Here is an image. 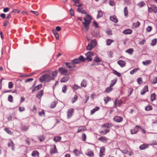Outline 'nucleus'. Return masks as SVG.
Masks as SVG:
<instances>
[{"label": "nucleus", "instance_id": "obj_24", "mask_svg": "<svg viewBox=\"0 0 157 157\" xmlns=\"http://www.w3.org/2000/svg\"><path fill=\"white\" fill-rule=\"evenodd\" d=\"M122 102V101L120 100L117 101V100H116L115 101V106H119Z\"/></svg>", "mask_w": 157, "mask_h": 157}, {"label": "nucleus", "instance_id": "obj_7", "mask_svg": "<svg viewBox=\"0 0 157 157\" xmlns=\"http://www.w3.org/2000/svg\"><path fill=\"white\" fill-rule=\"evenodd\" d=\"M148 91V86L147 85H145L144 86L143 89L141 90L140 91L141 94L143 95L146 92H147Z\"/></svg>", "mask_w": 157, "mask_h": 157}, {"label": "nucleus", "instance_id": "obj_28", "mask_svg": "<svg viewBox=\"0 0 157 157\" xmlns=\"http://www.w3.org/2000/svg\"><path fill=\"white\" fill-rule=\"evenodd\" d=\"M8 146L9 147H11L12 149V150L14 151L15 150V148L14 147V144L13 143V142L10 140V143H9L8 144Z\"/></svg>", "mask_w": 157, "mask_h": 157}, {"label": "nucleus", "instance_id": "obj_57", "mask_svg": "<svg viewBox=\"0 0 157 157\" xmlns=\"http://www.w3.org/2000/svg\"><path fill=\"white\" fill-rule=\"evenodd\" d=\"M145 109L147 111H149L151 110L152 108L151 106L148 105L145 107Z\"/></svg>", "mask_w": 157, "mask_h": 157}, {"label": "nucleus", "instance_id": "obj_1", "mask_svg": "<svg viewBox=\"0 0 157 157\" xmlns=\"http://www.w3.org/2000/svg\"><path fill=\"white\" fill-rule=\"evenodd\" d=\"M84 22H82V24L84 26L86 29L88 31L89 29L90 24L91 21L90 16L88 14L86 15V17L84 18Z\"/></svg>", "mask_w": 157, "mask_h": 157}, {"label": "nucleus", "instance_id": "obj_30", "mask_svg": "<svg viewBox=\"0 0 157 157\" xmlns=\"http://www.w3.org/2000/svg\"><path fill=\"white\" fill-rule=\"evenodd\" d=\"M117 79L115 78L111 80V83L110 85V86H111L113 87V86L115 84V83L117 82Z\"/></svg>", "mask_w": 157, "mask_h": 157}, {"label": "nucleus", "instance_id": "obj_51", "mask_svg": "<svg viewBox=\"0 0 157 157\" xmlns=\"http://www.w3.org/2000/svg\"><path fill=\"white\" fill-rule=\"evenodd\" d=\"M103 14V13L101 11H98V15L97 18H98L101 17Z\"/></svg>", "mask_w": 157, "mask_h": 157}, {"label": "nucleus", "instance_id": "obj_23", "mask_svg": "<svg viewBox=\"0 0 157 157\" xmlns=\"http://www.w3.org/2000/svg\"><path fill=\"white\" fill-rule=\"evenodd\" d=\"M110 130L109 129H106L104 130H101L100 131V133L103 135L106 134L108 132H109Z\"/></svg>", "mask_w": 157, "mask_h": 157}, {"label": "nucleus", "instance_id": "obj_3", "mask_svg": "<svg viewBox=\"0 0 157 157\" xmlns=\"http://www.w3.org/2000/svg\"><path fill=\"white\" fill-rule=\"evenodd\" d=\"M74 113V109L71 108L68 109L67 112V117L68 119L70 118L72 116Z\"/></svg>", "mask_w": 157, "mask_h": 157}, {"label": "nucleus", "instance_id": "obj_54", "mask_svg": "<svg viewBox=\"0 0 157 157\" xmlns=\"http://www.w3.org/2000/svg\"><path fill=\"white\" fill-rule=\"evenodd\" d=\"M140 24L139 22L137 21L136 23H134L133 25L136 28L139 27Z\"/></svg>", "mask_w": 157, "mask_h": 157}, {"label": "nucleus", "instance_id": "obj_47", "mask_svg": "<svg viewBox=\"0 0 157 157\" xmlns=\"http://www.w3.org/2000/svg\"><path fill=\"white\" fill-rule=\"evenodd\" d=\"M110 100L111 99L108 97L104 98V100L105 104H107Z\"/></svg>", "mask_w": 157, "mask_h": 157}, {"label": "nucleus", "instance_id": "obj_50", "mask_svg": "<svg viewBox=\"0 0 157 157\" xmlns=\"http://www.w3.org/2000/svg\"><path fill=\"white\" fill-rule=\"evenodd\" d=\"M124 15L125 16L127 17L128 15V13L127 7H125L124 8Z\"/></svg>", "mask_w": 157, "mask_h": 157}, {"label": "nucleus", "instance_id": "obj_36", "mask_svg": "<svg viewBox=\"0 0 157 157\" xmlns=\"http://www.w3.org/2000/svg\"><path fill=\"white\" fill-rule=\"evenodd\" d=\"M93 46L95 47L97 44V42L95 40H91V43H90Z\"/></svg>", "mask_w": 157, "mask_h": 157}, {"label": "nucleus", "instance_id": "obj_6", "mask_svg": "<svg viewBox=\"0 0 157 157\" xmlns=\"http://www.w3.org/2000/svg\"><path fill=\"white\" fill-rule=\"evenodd\" d=\"M141 128V127L138 126H136L133 129L131 130V133L132 134L136 133L139 131V128Z\"/></svg>", "mask_w": 157, "mask_h": 157}, {"label": "nucleus", "instance_id": "obj_34", "mask_svg": "<svg viewBox=\"0 0 157 157\" xmlns=\"http://www.w3.org/2000/svg\"><path fill=\"white\" fill-rule=\"evenodd\" d=\"M85 55L86 56L91 57L94 56V52H89L86 53Z\"/></svg>", "mask_w": 157, "mask_h": 157}, {"label": "nucleus", "instance_id": "obj_40", "mask_svg": "<svg viewBox=\"0 0 157 157\" xmlns=\"http://www.w3.org/2000/svg\"><path fill=\"white\" fill-rule=\"evenodd\" d=\"M106 44L107 45H109L111 44L113 42V40L111 39H107L106 40Z\"/></svg>", "mask_w": 157, "mask_h": 157}, {"label": "nucleus", "instance_id": "obj_29", "mask_svg": "<svg viewBox=\"0 0 157 157\" xmlns=\"http://www.w3.org/2000/svg\"><path fill=\"white\" fill-rule=\"evenodd\" d=\"M151 63V60H146L145 61H143L142 62V63L144 65L146 66V65H147L149 64H150Z\"/></svg>", "mask_w": 157, "mask_h": 157}, {"label": "nucleus", "instance_id": "obj_39", "mask_svg": "<svg viewBox=\"0 0 157 157\" xmlns=\"http://www.w3.org/2000/svg\"><path fill=\"white\" fill-rule=\"evenodd\" d=\"M157 39H155L152 40L151 43V45L153 46L155 45L157 43Z\"/></svg>", "mask_w": 157, "mask_h": 157}, {"label": "nucleus", "instance_id": "obj_5", "mask_svg": "<svg viewBox=\"0 0 157 157\" xmlns=\"http://www.w3.org/2000/svg\"><path fill=\"white\" fill-rule=\"evenodd\" d=\"M105 148L104 147L100 148L99 155L100 157H103L105 155Z\"/></svg>", "mask_w": 157, "mask_h": 157}, {"label": "nucleus", "instance_id": "obj_55", "mask_svg": "<svg viewBox=\"0 0 157 157\" xmlns=\"http://www.w3.org/2000/svg\"><path fill=\"white\" fill-rule=\"evenodd\" d=\"M79 59L80 60V62H84L85 60V59L82 56H79Z\"/></svg>", "mask_w": 157, "mask_h": 157}, {"label": "nucleus", "instance_id": "obj_60", "mask_svg": "<svg viewBox=\"0 0 157 157\" xmlns=\"http://www.w3.org/2000/svg\"><path fill=\"white\" fill-rule=\"evenodd\" d=\"M78 97L77 95H75L74 98L72 99V101L73 103H74L76 100H77Z\"/></svg>", "mask_w": 157, "mask_h": 157}, {"label": "nucleus", "instance_id": "obj_48", "mask_svg": "<svg viewBox=\"0 0 157 157\" xmlns=\"http://www.w3.org/2000/svg\"><path fill=\"white\" fill-rule=\"evenodd\" d=\"M13 98L11 95H9L8 96V101L10 102H13Z\"/></svg>", "mask_w": 157, "mask_h": 157}, {"label": "nucleus", "instance_id": "obj_33", "mask_svg": "<svg viewBox=\"0 0 157 157\" xmlns=\"http://www.w3.org/2000/svg\"><path fill=\"white\" fill-rule=\"evenodd\" d=\"M57 71L56 70H55L54 71L52 72V77H51L52 78V79H54L55 77L57 76Z\"/></svg>", "mask_w": 157, "mask_h": 157}, {"label": "nucleus", "instance_id": "obj_8", "mask_svg": "<svg viewBox=\"0 0 157 157\" xmlns=\"http://www.w3.org/2000/svg\"><path fill=\"white\" fill-rule=\"evenodd\" d=\"M113 120L117 122H120L123 121V118L121 117L116 116L113 118Z\"/></svg>", "mask_w": 157, "mask_h": 157}, {"label": "nucleus", "instance_id": "obj_9", "mask_svg": "<svg viewBox=\"0 0 157 157\" xmlns=\"http://www.w3.org/2000/svg\"><path fill=\"white\" fill-rule=\"evenodd\" d=\"M117 63L121 67H124L126 65L125 62L122 60H119L117 61Z\"/></svg>", "mask_w": 157, "mask_h": 157}, {"label": "nucleus", "instance_id": "obj_38", "mask_svg": "<svg viewBox=\"0 0 157 157\" xmlns=\"http://www.w3.org/2000/svg\"><path fill=\"white\" fill-rule=\"evenodd\" d=\"M125 52L130 55H132L133 52V50L132 48H130L126 50Z\"/></svg>", "mask_w": 157, "mask_h": 157}, {"label": "nucleus", "instance_id": "obj_61", "mask_svg": "<svg viewBox=\"0 0 157 157\" xmlns=\"http://www.w3.org/2000/svg\"><path fill=\"white\" fill-rule=\"evenodd\" d=\"M62 92L64 93H66L67 90V87L65 85L62 87Z\"/></svg>", "mask_w": 157, "mask_h": 157}, {"label": "nucleus", "instance_id": "obj_12", "mask_svg": "<svg viewBox=\"0 0 157 157\" xmlns=\"http://www.w3.org/2000/svg\"><path fill=\"white\" fill-rule=\"evenodd\" d=\"M50 152L51 154H53L57 152L56 146L54 145V147H52L50 150Z\"/></svg>", "mask_w": 157, "mask_h": 157}, {"label": "nucleus", "instance_id": "obj_46", "mask_svg": "<svg viewBox=\"0 0 157 157\" xmlns=\"http://www.w3.org/2000/svg\"><path fill=\"white\" fill-rule=\"evenodd\" d=\"M94 61L97 63L101 62V60L97 56H96L94 58Z\"/></svg>", "mask_w": 157, "mask_h": 157}, {"label": "nucleus", "instance_id": "obj_44", "mask_svg": "<svg viewBox=\"0 0 157 157\" xmlns=\"http://www.w3.org/2000/svg\"><path fill=\"white\" fill-rule=\"evenodd\" d=\"M78 10L79 12H81L82 13L86 14V10L81 8H78Z\"/></svg>", "mask_w": 157, "mask_h": 157}, {"label": "nucleus", "instance_id": "obj_64", "mask_svg": "<svg viewBox=\"0 0 157 157\" xmlns=\"http://www.w3.org/2000/svg\"><path fill=\"white\" fill-rule=\"evenodd\" d=\"M109 4L110 6H113L115 5V3L114 1H109Z\"/></svg>", "mask_w": 157, "mask_h": 157}, {"label": "nucleus", "instance_id": "obj_58", "mask_svg": "<svg viewBox=\"0 0 157 157\" xmlns=\"http://www.w3.org/2000/svg\"><path fill=\"white\" fill-rule=\"evenodd\" d=\"M13 87V84L12 82H10L8 83V87L11 89Z\"/></svg>", "mask_w": 157, "mask_h": 157}, {"label": "nucleus", "instance_id": "obj_22", "mask_svg": "<svg viewBox=\"0 0 157 157\" xmlns=\"http://www.w3.org/2000/svg\"><path fill=\"white\" fill-rule=\"evenodd\" d=\"M71 62L73 64H78L80 63V60L78 58L72 60Z\"/></svg>", "mask_w": 157, "mask_h": 157}, {"label": "nucleus", "instance_id": "obj_21", "mask_svg": "<svg viewBox=\"0 0 157 157\" xmlns=\"http://www.w3.org/2000/svg\"><path fill=\"white\" fill-rule=\"evenodd\" d=\"M132 30L130 29H127L124 30L123 31V33L125 34H130L132 33Z\"/></svg>", "mask_w": 157, "mask_h": 157}, {"label": "nucleus", "instance_id": "obj_62", "mask_svg": "<svg viewBox=\"0 0 157 157\" xmlns=\"http://www.w3.org/2000/svg\"><path fill=\"white\" fill-rule=\"evenodd\" d=\"M113 73L114 74L116 75L119 77H120L121 76V74H120V73L117 72L116 71H114Z\"/></svg>", "mask_w": 157, "mask_h": 157}, {"label": "nucleus", "instance_id": "obj_19", "mask_svg": "<svg viewBox=\"0 0 157 157\" xmlns=\"http://www.w3.org/2000/svg\"><path fill=\"white\" fill-rule=\"evenodd\" d=\"M86 154L90 157H92L94 155L93 152L91 151L86 152Z\"/></svg>", "mask_w": 157, "mask_h": 157}, {"label": "nucleus", "instance_id": "obj_53", "mask_svg": "<svg viewBox=\"0 0 157 157\" xmlns=\"http://www.w3.org/2000/svg\"><path fill=\"white\" fill-rule=\"evenodd\" d=\"M137 81L139 84H140L143 82L142 78H138L137 79Z\"/></svg>", "mask_w": 157, "mask_h": 157}, {"label": "nucleus", "instance_id": "obj_43", "mask_svg": "<svg viewBox=\"0 0 157 157\" xmlns=\"http://www.w3.org/2000/svg\"><path fill=\"white\" fill-rule=\"evenodd\" d=\"M93 47V46L92 45V44L90 43L86 47V49L88 50H91L92 49Z\"/></svg>", "mask_w": 157, "mask_h": 157}, {"label": "nucleus", "instance_id": "obj_35", "mask_svg": "<svg viewBox=\"0 0 157 157\" xmlns=\"http://www.w3.org/2000/svg\"><path fill=\"white\" fill-rule=\"evenodd\" d=\"M81 87H85L87 85V82L86 80H83L81 84Z\"/></svg>", "mask_w": 157, "mask_h": 157}, {"label": "nucleus", "instance_id": "obj_2", "mask_svg": "<svg viewBox=\"0 0 157 157\" xmlns=\"http://www.w3.org/2000/svg\"><path fill=\"white\" fill-rule=\"evenodd\" d=\"M52 79V78L49 74H46L41 76L39 80L40 82H50Z\"/></svg>", "mask_w": 157, "mask_h": 157}, {"label": "nucleus", "instance_id": "obj_16", "mask_svg": "<svg viewBox=\"0 0 157 157\" xmlns=\"http://www.w3.org/2000/svg\"><path fill=\"white\" fill-rule=\"evenodd\" d=\"M113 126V125L111 124H109V123H106L105 124H103L102 125V128H110Z\"/></svg>", "mask_w": 157, "mask_h": 157}, {"label": "nucleus", "instance_id": "obj_26", "mask_svg": "<svg viewBox=\"0 0 157 157\" xmlns=\"http://www.w3.org/2000/svg\"><path fill=\"white\" fill-rule=\"evenodd\" d=\"M42 87V85L41 84H40L36 87H35L33 89V90L32 92H33L34 91H36L40 89Z\"/></svg>", "mask_w": 157, "mask_h": 157}, {"label": "nucleus", "instance_id": "obj_18", "mask_svg": "<svg viewBox=\"0 0 157 157\" xmlns=\"http://www.w3.org/2000/svg\"><path fill=\"white\" fill-rule=\"evenodd\" d=\"M73 153L76 156H78L81 153V152L77 149H75Z\"/></svg>", "mask_w": 157, "mask_h": 157}, {"label": "nucleus", "instance_id": "obj_17", "mask_svg": "<svg viewBox=\"0 0 157 157\" xmlns=\"http://www.w3.org/2000/svg\"><path fill=\"white\" fill-rule=\"evenodd\" d=\"M113 90V88L112 86H111L110 85L109 86L105 89L104 91V93H108L111 91Z\"/></svg>", "mask_w": 157, "mask_h": 157}, {"label": "nucleus", "instance_id": "obj_32", "mask_svg": "<svg viewBox=\"0 0 157 157\" xmlns=\"http://www.w3.org/2000/svg\"><path fill=\"white\" fill-rule=\"evenodd\" d=\"M156 95L155 93H153L151 95V101H153L156 99Z\"/></svg>", "mask_w": 157, "mask_h": 157}, {"label": "nucleus", "instance_id": "obj_49", "mask_svg": "<svg viewBox=\"0 0 157 157\" xmlns=\"http://www.w3.org/2000/svg\"><path fill=\"white\" fill-rule=\"evenodd\" d=\"M150 145L152 146L153 145H157V141L156 140H153L151 143Z\"/></svg>", "mask_w": 157, "mask_h": 157}, {"label": "nucleus", "instance_id": "obj_56", "mask_svg": "<svg viewBox=\"0 0 157 157\" xmlns=\"http://www.w3.org/2000/svg\"><path fill=\"white\" fill-rule=\"evenodd\" d=\"M66 65L69 68H71L73 67V64L71 63H65Z\"/></svg>", "mask_w": 157, "mask_h": 157}, {"label": "nucleus", "instance_id": "obj_45", "mask_svg": "<svg viewBox=\"0 0 157 157\" xmlns=\"http://www.w3.org/2000/svg\"><path fill=\"white\" fill-rule=\"evenodd\" d=\"M73 89L75 90H76L81 88V87L78 86L76 84H75L72 86Z\"/></svg>", "mask_w": 157, "mask_h": 157}, {"label": "nucleus", "instance_id": "obj_15", "mask_svg": "<svg viewBox=\"0 0 157 157\" xmlns=\"http://www.w3.org/2000/svg\"><path fill=\"white\" fill-rule=\"evenodd\" d=\"M43 93L44 91L43 90H40L36 94V97L38 98L39 99L43 95Z\"/></svg>", "mask_w": 157, "mask_h": 157}, {"label": "nucleus", "instance_id": "obj_4", "mask_svg": "<svg viewBox=\"0 0 157 157\" xmlns=\"http://www.w3.org/2000/svg\"><path fill=\"white\" fill-rule=\"evenodd\" d=\"M58 71L60 74L64 75H66L68 72L67 70L63 67L59 68L58 69Z\"/></svg>", "mask_w": 157, "mask_h": 157}, {"label": "nucleus", "instance_id": "obj_10", "mask_svg": "<svg viewBox=\"0 0 157 157\" xmlns=\"http://www.w3.org/2000/svg\"><path fill=\"white\" fill-rule=\"evenodd\" d=\"M149 145L147 144H143L141 145L139 147V148L140 150H144L146 148H148L149 147Z\"/></svg>", "mask_w": 157, "mask_h": 157}, {"label": "nucleus", "instance_id": "obj_11", "mask_svg": "<svg viewBox=\"0 0 157 157\" xmlns=\"http://www.w3.org/2000/svg\"><path fill=\"white\" fill-rule=\"evenodd\" d=\"M99 140L104 143H106L108 139L105 136H101L98 139Z\"/></svg>", "mask_w": 157, "mask_h": 157}, {"label": "nucleus", "instance_id": "obj_14", "mask_svg": "<svg viewBox=\"0 0 157 157\" xmlns=\"http://www.w3.org/2000/svg\"><path fill=\"white\" fill-rule=\"evenodd\" d=\"M110 20L115 23H116L118 22V20L117 18V17L115 16L110 17Z\"/></svg>", "mask_w": 157, "mask_h": 157}, {"label": "nucleus", "instance_id": "obj_63", "mask_svg": "<svg viewBox=\"0 0 157 157\" xmlns=\"http://www.w3.org/2000/svg\"><path fill=\"white\" fill-rule=\"evenodd\" d=\"M86 136L84 133H83L82 134V140L83 141H85L86 140Z\"/></svg>", "mask_w": 157, "mask_h": 157}, {"label": "nucleus", "instance_id": "obj_13", "mask_svg": "<svg viewBox=\"0 0 157 157\" xmlns=\"http://www.w3.org/2000/svg\"><path fill=\"white\" fill-rule=\"evenodd\" d=\"M31 155L34 157H38L39 156V153L37 151L34 150L32 152Z\"/></svg>", "mask_w": 157, "mask_h": 157}, {"label": "nucleus", "instance_id": "obj_20", "mask_svg": "<svg viewBox=\"0 0 157 157\" xmlns=\"http://www.w3.org/2000/svg\"><path fill=\"white\" fill-rule=\"evenodd\" d=\"M69 79L68 76H66L63 77L60 80V82H67Z\"/></svg>", "mask_w": 157, "mask_h": 157}, {"label": "nucleus", "instance_id": "obj_27", "mask_svg": "<svg viewBox=\"0 0 157 157\" xmlns=\"http://www.w3.org/2000/svg\"><path fill=\"white\" fill-rule=\"evenodd\" d=\"M100 108L98 106H97L94 108L92 110H91L90 112V114H93L96 111L98 110Z\"/></svg>", "mask_w": 157, "mask_h": 157}, {"label": "nucleus", "instance_id": "obj_37", "mask_svg": "<svg viewBox=\"0 0 157 157\" xmlns=\"http://www.w3.org/2000/svg\"><path fill=\"white\" fill-rule=\"evenodd\" d=\"M61 139V137L59 136H55L53 139L54 140L55 142H57L60 141Z\"/></svg>", "mask_w": 157, "mask_h": 157}, {"label": "nucleus", "instance_id": "obj_25", "mask_svg": "<svg viewBox=\"0 0 157 157\" xmlns=\"http://www.w3.org/2000/svg\"><path fill=\"white\" fill-rule=\"evenodd\" d=\"M86 130V127L82 126L79 128L78 130V132H82Z\"/></svg>", "mask_w": 157, "mask_h": 157}, {"label": "nucleus", "instance_id": "obj_52", "mask_svg": "<svg viewBox=\"0 0 157 157\" xmlns=\"http://www.w3.org/2000/svg\"><path fill=\"white\" fill-rule=\"evenodd\" d=\"M5 131L9 134L12 135L13 134L12 132L7 128H5L4 129Z\"/></svg>", "mask_w": 157, "mask_h": 157}, {"label": "nucleus", "instance_id": "obj_31", "mask_svg": "<svg viewBox=\"0 0 157 157\" xmlns=\"http://www.w3.org/2000/svg\"><path fill=\"white\" fill-rule=\"evenodd\" d=\"M74 6H77L78 7H79L82 6V4L79 3V1H74Z\"/></svg>", "mask_w": 157, "mask_h": 157}, {"label": "nucleus", "instance_id": "obj_59", "mask_svg": "<svg viewBox=\"0 0 157 157\" xmlns=\"http://www.w3.org/2000/svg\"><path fill=\"white\" fill-rule=\"evenodd\" d=\"M38 139L41 142L44 140L45 138L43 136H42L38 137Z\"/></svg>", "mask_w": 157, "mask_h": 157}, {"label": "nucleus", "instance_id": "obj_41", "mask_svg": "<svg viewBox=\"0 0 157 157\" xmlns=\"http://www.w3.org/2000/svg\"><path fill=\"white\" fill-rule=\"evenodd\" d=\"M139 70L138 68H135L130 71V73L131 75H133L134 73L137 72Z\"/></svg>", "mask_w": 157, "mask_h": 157}, {"label": "nucleus", "instance_id": "obj_42", "mask_svg": "<svg viewBox=\"0 0 157 157\" xmlns=\"http://www.w3.org/2000/svg\"><path fill=\"white\" fill-rule=\"evenodd\" d=\"M52 32L54 34L56 39L58 40L59 39V36L58 33L56 32L55 30H53Z\"/></svg>", "mask_w": 157, "mask_h": 157}]
</instances>
